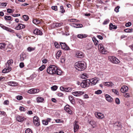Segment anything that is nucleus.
<instances>
[{"instance_id": "obj_57", "label": "nucleus", "mask_w": 133, "mask_h": 133, "mask_svg": "<svg viewBox=\"0 0 133 133\" xmlns=\"http://www.w3.org/2000/svg\"><path fill=\"white\" fill-rule=\"evenodd\" d=\"M6 3H0V5L1 6H6Z\"/></svg>"}, {"instance_id": "obj_47", "label": "nucleus", "mask_w": 133, "mask_h": 133, "mask_svg": "<svg viewBox=\"0 0 133 133\" xmlns=\"http://www.w3.org/2000/svg\"><path fill=\"white\" fill-rule=\"evenodd\" d=\"M112 91L114 92L115 94L116 95H118L119 93L117 90L115 89H112Z\"/></svg>"}, {"instance_id": "obj_59", "label": "nucleus", "mask_w": 133, "mask_h": 133, "mask_svg": "<svg viewBox=\"0 0 133 133\" xmlns=\"http://www.w3.org/2000/svg\"><path fill=\"white\" fill-rule=\"evenodd\" d=\"M55 47L56 48H59L60 46L59 44H58L57 42H55Z\"/></svg>"}, {"instance_id": "obj_42", "label": "nucleus", "mask_w": 133, "mask_h": 133, "mask_svg": "<svg viewBox=\"0 0 133 133\" xmlns=\"http://www.w3.org/2000/svg\"><path fill=\"white\" fill-rule=\"evenodd\" d=\"M132 29H125L124 30V31L126 32H131Z\"/></svg>"}, {"instance_id": "obj_15", "label": "nucleus", "mask_w": 133, "mask_h": 133, "mask_svg": "<svg viewBox=\"0 0 133 133\" xmlns=\"http://www.w3.org/2000/svg\"><path fill=\"white\" fill-rule=\"evenodd\" d=\"M60 89L61 90L63 91H65L66 92H69L71 90L70 88L69 87L67 88H65L61 86L60 87Z\"/></svg>"}, {"instance_id": "obj_26", "label": "nucleus", "mask_w": 133, "mask_h": 133, "mask_svg": "<svg viewBox=\"0 0 133 133\" xmlns=\"http://www.w3.org/2000/svg\"><path fill=\"white\" fill-rule=\"evenodd\" d=\"M62 54V52L61 51H58L57 53L56 54V58L58 59L61 56Z\"/></svg>"}, {"instance_id": "obj_60", "label": "nucleus", "mask_w": 133, "mask_h": 133, "mask_svg": "<svg viewBox=\"0 0 133 133\" xmlns=\"http://www.w3.org/2000/svg\"><path fill=\"white\" fill-rule=\"evenodd\" d=\"M124 96L126 97H128L129 96V94L128 93H124L123 94Z\"/></svg>"}, {"instance_id": "obj_4", "label": "nucleus", "mask_w": 133, "mask_h": 133, "mask_svg": "<svg viewBox=\"0 0 133 133\" xmlns=\"http://www.w3.org/2000/svg\"><path fill=\"white\" fill-rule=\"evenodd\" d=\"M109 58L110 62L113 63L117 64L119 62L118 59L114 56H109Z\"/></svg>"}, {"instance_id": "obj_39", "label": "nucleus", "mask_w": 133, "mask_h": 133, "mask_svg": "<svg viewBox=\"0 0 133 133\" xmlns=\"http://www.w3.org/2000/svg\"><path fill=\"white\" fill-rule=\"evenodd\" d=\"M60 12L61 13H63L65 12V10H64V8L62 6H60Z\"/></svg>"}, {"instance_id": "obj_28", "label": "nucleus", "mask_w": 133, "mask_h": 133, "mask_svg": "<svg viewBox=\"0 0 133 133\" xmlns=\"http://www.w3.org/2000/svg\"><path fill=\"white\" fill-rule=\"evenodd\" d=\"M92 39L95 45H97L98 44V41L96 39V38L95 37H94L92 38Z\"/></svg>"}, {"instance_id": "obj_6", "label": "nucleus", "mask_w": 133, "mask_h": 133, "mask_svg": "<svg viewBox=\"0 0 133 133\" xmlns=\"http://www.w3.org/2000/svg\"><path fill=\"white\" fill-rule=\"evenodd\" d=\"M60 44L62 49L66 50H68L70 49L69 46L65 43L60 42Z\"/></svg>"}, {"instance_id": "obj_37", "label": "nucleus", "mask_w": 133, "mask_h": 133, "mask_svg": "<svg viewBox=\"0 0 133 133\" xmlns=\"http://www.w3.org/2000/svg\"><path fill=\"white\" fill-rule=\"evenodd\" d=\"M5 30L12 33H14V31L13 30L10 28L7 27V28H6V29Z\"/></svg>"}, {"instance_id": "obj_36", "label": "nucleus", "mask_w": 133, "mask_h": 133, "mask_svg": "<svg viewBox=\"0 0 133 133\" xmlns=\"http://www.w3.org/2000/svg\"><path fill=\"white\" fill-rule=\"evenodd\" d=\"M23 17L24 20L25 21H27L29 19L28 16L26 15H24Z\"/></svg>"}, {"instance_id": "obj_49", "label": "nucleus", "mask_w": 133, "mask_h": 133, "mask_svg": "<svg viewBox=\"0 0 133 133\" xmlns=\"http://www.w3.org/2000/svg\"><path fill=\"white\" fill-rule=\"evenodd\" d=\"M109 19H105L103 23V24H107L109 23Z\"/></svg>"}, {"instance_id": "obj_5", "label": "nucleus", "mask_w": 133, "mask_h": 133, "mask_svg": "<svg viewBox=\"0 0 133 133\" xmlns=\"http://www.w3.org/2000/svg\"><path fill=\"white\" fill-rule=\"evenodd\" d=\"M33 122L35 125L38 126L40 125L39 118L37 116H35L33 119Z\"/></svg>"}, {"instance_id": "obj_7", "label": "nucleus", "mask_w": 133, "mask_h": 133, "mask_svg": "<svg viewBox=\"0 0 133 133\" xmlns=\"http://www.w3.org/2000/svg\"><path fill=\"white\" fill-rule=\"evenodd\" d=\"M76 56L78 58H82L84 57V54L82 52L78 51L76 52Z\"/></svg>"}, {"instance_id": "obj_32", "label": "nucleus", "mask_w": 133, "mask_h": 133, "mask_svg": "<svg viewBox=\"0 0 133 133\" xmlns=\"http://www.w3.org/2000/svg\"><path fill=\"white\" fill-rule=\"evenodd\" d=\"M63 24L62 23H55L53 24V25L56 27H59L61 26Z\"/></svg>"}, {"instance_id": "obj_50", "label": "nucleus", "mask_w": 133, "mask_h": 133, "mask_svg": "<svg viewBox=\"0 0 133 133\" xmlns=\"http://www.w3.org/2000/svg\"><path fill=\"white\" fill-rule=\"evenodd\" d=\"M19 109L21 111H26V109L25 108H24L23 107L20 106L19 107Z\"/></svg>"}, {"instance_id": "obj_33", "label": "nucleus", "mask_w": 133, "mask_h": 133, "mask_svg": "<svg viewBox=\"0 0 133 133\" xmlns=\"http://www.w3.org/2000/svg\"><path fill=\"white\" fill-rule=\"evenodd\" d=\"M6 66V67H5V68L6 69V70L7 72H8L10 71L11 69V68L9 65L8 66L7 65V66Z\"/></svg>"}, {"instance_id": "obj_55", "label": "nucleus", "mask_w": 133, "mask_h": 133, "mask_svg": "<svg viewBox=\"0 0 133 133\" xmlns=\"http://www.w3.org/2000/svg\"><path fill=\"white\" fill-rule=\"evenodd\" d=\"M24 63L23 62H21L19 64V66L21 68H22L24 66Z\"/></svg>"}, {"instance_id": "obj_11", "label": "nucleus", "mask_w": 133, "mask_h": 133, "mask_svg": "<svg viewBox=\"0 0 133 133\" xmlns=\"http://www.w3.org/2000/svg\"><path fill=\"white\" fill-rule=\"evenodd\" d=\"M39 90L38 89H32L28 91V93L31 94H34L39 92Z\"/></svg>"}, {"instance_id": "obj_23", "label": "nucleus", "mask_w": 133, "mask_h": 133, "mask_svg": "<svg viewBox=\"0 0 133 133\" xmlns=\"http://www.w3.org/2000/svg\"><path fill=\"white\" fill-rule=\"evenodd\" d=\"M117 28V26L113 25L112 23H111L109 25V29L110 30L115 29Z\"/></svg>"}, {"instance_id": "obj_1", "label": "nucleus", "mask_w": 133, "mask_h": 133, "mask_svg": "<svg viewBox=\"0 0 133 133\" xmlns=\"http://www.w3.org/2000/svg\"><path fill=\"white\" fill-rule=\"evenodd\" d=\"M46 71L50 74L60 75L62 72L61 71L54 65H50Z\"/></svg>"}, {"instance_id": "obj_10", "label": "nucleus", "mask_w": 133, "mask_h": 133, "mask_svg": "<svg viewBox=\"0 0 133 133\" xmlns=\"http://www.w3.org/2000/svg\"><path fill=\"white\" fill-rule=\"evenodd\" d=\"M90 83H91V85H95L98 81V80L96 78H94L90 80Z\"/></svg>"}, {"instance_id": "obj_14", "label": "nucleus", "mask_w": 133, "mask_h": 133, "mask_svg": "<svg viewBox=\"0 0 133 133\" xmlns=\"http://www.w3.org/2000/svg\"><path fill=\"white\" fill-rule=\"evenodd\" d=\"M34 32L35 34L37 35H42V31L37 29H36L34 30Z\"/></svg>"}, {"instance_id": "obj_30", "label": "nucleus", "mask_w": 133, "mask_h": 133, "mask_svg": "<svg viewBox=\"0 0 133 133\" xmlns=\"http://www.w3.org/2000/svg\"><path fill=\"white\" fill-rule=\"evenodd\" d=\"M88 74L86 73L83 74L81 76V77L83 79H87L88 78Z\"/></svg>"}, {"instance_id": "obj_20", "label": "nucleus", "mask_w": 133, "mask_h": 133, "mask_svg": "<svg viewBox=\"0 0 133 133\" xmlns=\"http://www.w3.org/2000/svg\"><path fill=\"white\" fill-rule=\"evenodd\" d=\"M69 105H66L64 108V109L66 111L69 113L71 114L72 113V111L69 109Z\"/></svg>"}, {"instance_id": "obj_13", "label": "nucleus", "mask_w": 133, "mask_h": 133, "mask_svg": "<svg viewBox=\"0 0 133 133\" xmlns=\"http://www.w3.org/2000/svg\"><path fill=\"white\" fill-rule=\"evenodd\" d=\"M128 88L126 86H123L121 88V91L122 93H124L128 91Z\"/></svg>"}, {"instance_id": "obj_3", "label": "nucleus", "mask_w": 133, "mask_h": 133, "mask_svg": "<svg viewBox=\"0 0 133 133\" xmlns=\"http://www.w3.org/2000/svg\"><path fill=\"white\" fill-rule=\"evenodd\" d=\"M90 84V81L89 79H86L83 81L81 83V86L83 88L88 87Z\"/></svg>"}, {"instance_id": "obj_38", "label": "nucleus", "mask_w": 133, "mask_h": 133, "mask_svg": "<svg viewBox=\"0 0 133 133\" xmlns=\"http://www.w3.org/2000/svg\"><path fill=\"white\" fill-rule=\"evenodd\" d=\"M75 24L77 26L76 28H82L83 27V25L81 24Z\"/></svg>"}, {"instance_id": "obj_25", "label": "nucleus", "mask_w": 133, "mask_h": 133, "mask_svg": "<svg viewBox=\"0 0 133 133\" xmlns=\"http://www.w3.org/2000/svg\"><path fill=\"white\" fill-rule=\"evenodd\" d=\"M44 98L41 97H39L37 98V101L38 102H42L44 101Z\"/></svg>"}, {"instance_id": "obj_48", "label": "nucleus", "mask_w": 133, "mask_h": 133, "mask_svg": "<svg viewBox=\"0 0 133 133\" xmlns=\"http://www.w3.org/2000/svg\"><path fill=\"white\" fill-rule=\"evenodd\" d=\"M57 87L56 85L54 86L51 87L52 90L54 91L56 90L57 89Z\"/></svg>"}, {"instance_id": "obj_34", "label": "nucleus", "mask_w": 133, "mask_h": 133, "mask_svg": "<svg viewBox=\"0 0 133 133\" xmlns=\"http://www.w3.org/2000/svg\"><path fill=\"white\" fill-rule=\"evenodd\" d=\"M21 25H22V24H18V26L16 27L15 29L17 30H19L22 29Z\"/></svg>"}, {"instance_id": "obj_19", "label": "nucleus", "mask_w": 133, "mask_h": 133, "mask_svg": "<svg viewBox=\"0 0 133 133\" xmlns=\"http://www.w3.org/2000/svg\"><path fill=\"white\" fill-rule=\"evenodd\" d=\"M88 36V35L85 34H79L77 35V37L80 39H82Z\"/></svg>"}, {"instance_id": "obj_24", "label": "nucleus", "mask_w": 133, "mask_h": 133, "mask_svg": "<svg viewBox=\"0 0 133 133\" xmlns=\"http://www.w3.org/2000/svg\"><path fill=\"white\" fill-rule=\"evenodd\" d=\"M13 63V61L12 59H10L8 60L6 64V66H11Z\"/></svg>"}, {"instance_id": "obj_53", "label": "nucleus", "mask_w": 133, "mask_h": 133, "mask_svg": "<svg viewBox=\"0 0 133 133\" xmlns=\"http://www.w3.org/2000/svg\"><path fill=\"white\" fill-rule=\"evenodd\" d=\"M61 62L62 63H63L64 62L65 60V58L64 57H61Z\"/></svg>"}, {"instance_id": "obj_21", "label": "nucleus", "mask_w": 133, "mask_h": 133, "mask_svg": "<svg viewBox=\"0 0 133 133\" xmlns=\"http://www.w3.org/2000/svg\"><path fill=\"white\" fill-rule=\"evenodd\" d=\"M16 120L19 122H22L24 120V119L23 117L18 115L16 117Z\"/></svg>"}, {"instance_id": "obj_46", "label": "nucleus", "mask_w": 133, "mask_h": 133, "mask_svg": "<svg viewBox=\"0 0 133 133\" xmlns=\"http://www.w3.org/2000/svg\"><path fill=\"white\" fill-rule=\"evenodd\" d=\"M102 92V91L100 90H98L95 91V93L97 94H101Z\"/></svg>"}, {"instance_id": "obj_40", "label": "nucleus", "mask_w": 133, "mask_h": 133, "mask_svg": "<svg viewBox=\"0 0 133 133\" xmlns=\"http://www.w3.org/2000/svg\"><path fill=\"white\" fill-rule=\"evenodd\" d=\"M11 17L10 16H6L5 17V20H10L11 19Z\"/></svg>"}, {"instance_id": "obj_8", "label": "nucleus", "mask_w": 133, "mask_h": 133, "mask_svg": "<svg viewBox=\"0 0 133 133\" xmlns=\"http://www.w3.org/2000/svg\"><path fill=\"white\" fill-rule=\"evenodd\" d=\"M95 115L96 117L99 119H102L104 117V115L100 112H96L95 113Z\"/></svg>"}, {"instance_id": "obj_22", "label": "nucleus", "mask_w": 133, "mask_h": 133, "mask_svg": "<svg viewBox=\"0 0 133 133\" xmlns=\"http://www.w3.org/2000/svg\"><path fill=\"white\" fill-rule=\"evenodd\" d=\"M8 84L10 86H15L17 85V83L15 82H8Z\"/></svg>"}, {"instance_id": "obj_51", "label": "nucleus", "mask_w": 133, "mask_h": 133, "mask_svg": "<svg viewBox=\"0 0 133 133\" xmlns=\"http://www.w3.org/2000/svg\"><path fill=\"white\" fill-rule=\"evenodd\" d=\"M119 8L120 7L119 6H117L116 7L115 9V11L116 12H118L119 11Z\"/></svg>"}, {"instance_id": "obj_43", "label": "nucleus", "mask_w": 133, "mask_h": 133, "mask_svg": "<svg viewBox=\"0 0 133 133\" xmlns=\"http://www.w3.org/2000/svg\"><path fill=\"white\" fill-rule=\"evenodd\" d=\"M45 68V66L44 65H43L39 68V70L42 71Z\"/></svg>"}, {"instance_id": "obj_16", "label": "nucleus", "mask_w": 133, "mask_h": 133, "mask_svg": "<svg viewBox=\"0 0 133 133\" xmlns=\"http://www.w3.org/2000/svg\"><path fill=\"white\" fill-rule=\"evenodd\" d=\"M105 97L106 100L108 102H111L112 101L113 99L109 95H105Z\"/></svg>"}, {"instance_id": "obj_31", "label": "nucleus", "mask_w": 133, "mask_h": 133, "mask_svg": "<svg viewBox=\"0 0 133 133\" xmlns=\"http://www.w3.org/2000/svg\"><path fill=\"white\" fill-rule=\"evenodd\" d=\"M6 45V44L4 43H0V48L1 49L5 48Z\"/></svg>"}, {"instance_id": "obj_17", "label": "nucleus", "mask_w": 133, "mask_h": 133, "mask_svg": "<svg viewBox=\"0 0 133 133\" xmlns=\"http://www.w3.org/2000/svg\"><path fill=\"white\" fill-rule=\"evenodd\" d=\"M104 85L108 87H112L114 85V84L111 82H104L103 83Z\"/></svg>"}, {"instance_id": "obj_52", "label": "nucleus", "mask_w": 133, "mask_h": 133, "mask_svg": "<svg viewBox=\"0 0 133 133\" xmlns=\"http://www.w3.org/2000/svg\"><path fill=\"white\" fill-rule=\"evenodd\" d=\"M16 98L18 100H21L23 99V97L21 96L18 95L17 96Z\"/></svg>"}, {"instance_id": "obj_29", "label": "nucleus", "mask_w": 133, "mask_h": 133, "mask_svg": "<svg viewBox=\"0 0 133 133\" xmlns=\"http://www.w3.org/2000/svg\"><path fill=\"white\" fill-rule=\"evenodd\" d=\"M33 22L35 24H37L41 23L40 21L37 19H34L33 20Z\"/></svg>"}, {"instance_id": "obj_62", "label": "nucleus", "mask_w": 133, "mask_h": 133, "mask_svg": "<svg viewBox=\"0 0 133 133\" xmlns=\"http://www.w3.org/2000/svg\"><path fill=\"white\" fill-rule=\"evenodd\" d=\"M94 123V122L93 121H90L89 122V123L93 127V128H94V127L93 126V124Z\"/></svg>"}, {"instance_id": "obj_45", "label": "nucleus", "mask_w": 133, "mask_h": 133, "mask_svg": "<svg viewBox=\"0 0 133 133\" xmlns=\"http://www.w3.org/2000/svg\"><path fill=\"white\" fill-rule=\"evenodd\" d=\"M42 122L43 124L45 125H46L48 124V122L46 120H43Z\"/></svg>"}, {"instance_id": "obj_64", "label": "nucleus", "mask_w": 133, "mask_h": 133, "mask_svg": "<svg viewBox=\"0 0 133 133\" xmlns=\"http://www.w3.org/2000/svg\"><path fill=\"white\" fill-rule=\"evenodd\" d=\"M48 61L46 59H45L42 60V62L43 63H46Z\"/></svg>"}, {"instance_id": "obj_41", "label": "nucleus", "mask_w": 133, "mask_h": 133, "mask_svg": "<svg viewBox=\"0 0 133 133\" xmlns=\"http://www.w3.org/2000/svg\"><path fill=\"white\" fill-rule=\"evenodd\" d=\"M25 133H32V132L31 129L28 128L25 130Z\"/></svg>"}, {"instance_id": "obj_58", "label": "nucleus", "mask_w": 133, "mask_h": 133, "mask_svg": "<svg viewBox=\"0 0 133 133\" xmlns=\"http://www.w3.org/2000/svg\"><path fill=\"white\" fill-rule=\"evenodd\" d=\"M131 25V23L130 22H128L125 24V25L126 27H129Z\"/></svg>"}, {"instance_id": "obj_63", "label": "nucleus", "mask_w": 133, "mask_h": 133, "mask_svg": "<svg viewBox=\"0 0 133 133\" xmlns=\"http://www.w3.org/2000/svg\"><path fill=\"white\" fill-rule=\"evenodd\" d=\"M69 21L71 22H76V19H71L70 20H69Z\"/></svg>"}, {"instance_id": "obj_44", "label": "nucleus", "mask_w": 133, "mask_h": 133, "mask_svg": "<svg viewBox=\"0 0 133 133\" xmlns=\"http://www.w3.org/2000/svg\"><path fill=\"white\" fill-rule=\"evenodd\" d=\"M7 11L9 13H11L14 12L13 10L9 8H8L7 9Z\"/></svg>"}, {"instance_id": "obj_27", "label": "nucleus", "mask_w": 133, "mask_h": 133, "mask_svg": "<svg viewBox=\"0 0 133 133\" xmlns=\"http://www.w3.org/2000/svg\"><path fill=\"white\" fill-rule=\"evenodd\" d=\"M25 58L26 56L24 54H22V55H21L20 60L21 61H23Z\"/></svg>"}, {"instance_id": "obj_12", "label": "nucleus", "mask_w": 133, "mask_h": 133, "mask_svg": "<svg viewBox=\"0 0 133 133\" xmlns=\"http://www.w3.org/2000/svg\"><path fill=\"white\" fill-rule=\"evenodd\" d=\"M78 122L75 121L74 122V132H75L78 130L79 129V126L77 123Z\"/></svg>"}, {"instance_id": "obj_35", "label": "nucleus", "mask_w": 133, "mask_h": 133, "mask_svg": "<svg viewBox=\"0 0 133 133\" xmlns=\"http://www.w3.org/2000/svg\"><path fill=\"white\" fill-rule=\"evenodd\" d=\"M35 49V48H31L29 47L27 48V50L29 52H31L34 50Z\"/></svg>"}, {"instance_id": "obj_18", "label": "nucleus", "mask_w": 133, "mask_h": 133, "mask_svg": "<svg viewBox=\"0 0 133 133\" xmlns=\"http://www.w3.org/2000/svg\"><path fill=\"white\" fill-rule=\"evenodd\" d=\"M98 48H99V49L102 50V51L103 53L105 54L106 53L105 51L104 47L102 44H100L98 46Z\"/></svg>"}, {"instance_id": "obj_54", "label": "nucleus", "mask_w": 133, "mask_h": 133, "mask_svg": "<svg viewBox=\"0 0 133 133\" xmlns=\"http://www.w3.org/2000/svg\"><path fill=\"white\" fill-rule=\"evenodd\" d=\"M57 6H52L51 7V8L52 9L56 11H57Z\"/></svg>"}, {"instance_id": "obj_56", "label": "nucleus", "mask_w": 133, "mask_h": 133, "mask_svg": "<svg viewBox=\"0 0 133 133\" xmlns=\"http://www.w3.org/2000/svg\"><path fill=\"white\" fill-rule=\"evenodd\" d=\"M116 103L117 104H119L120 103L119 99L118 98H117L115 100Z\"/></svg>"}, {"instance_id": "obj_61", "label": "nucleus", "mask_w": 133, "mask_h": 133, "mask_svg": "<svg viewBox=\"0 0 133 133\" xmlns=\"http://www.w3.org/2000/svg\"><path fill=\"white\" fill-rule=\"evenodd\" d=\"M12 16L14 17H16L20 16V15L19 14H14L12 15Z\"/></svg>"}, {"instance_id": "obj_9", "label": "nucleus", "mask_w": 133, "mask_h": 133, "mask_svg": "<svg viewBox=\"0 0 133 133\" xmlns=\"http://www.w3.org/2000/svg\"><path fill=\"white\" fill-rule=\"evenodd\" d=\"M84 94V92L82 91H76L72 92V94L76 96H79L83 94Z\"/></svg>"}, {"instance_id": "obj_2", "label": "nucleus", "mask_w": 133, "mask_h": 133, "mask_svg": "<svg viewBox=\"0 0 133 133\" xmlns=\"http://www.w3.org/2000/svg\"><path fill=\"white\" fill-rule=\"evenodd\" d=\"M75 67L77 70L82 71L84 70L86 68V63L83 61H79L75 63Z\"/></svg>"}]
</instances>
